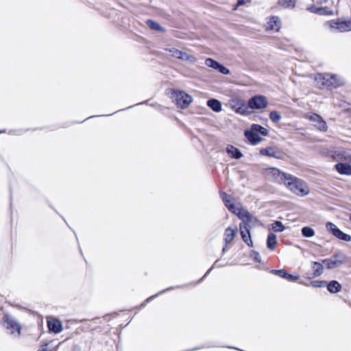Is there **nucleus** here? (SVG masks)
<instances>
[{
  "label": "nucleus",
  "instance_id": "38",
  "mask_svg": "<svg viewBox=\"0 0 351 351\" xmlns=\"http://www.w3.org/2000/svg\"><path fill=\"white\" fill-rule=\"evenodd\" d=\"M310 285L313 287H322L326 285L324 280H314L311 282Z\"/></svg>",
  "mask_w": 351,
  "mask_h": 351
},
{
  "label": "nucleus",
  "instance_id": "14",
  "mask_svg": "<svg viewBox=\"0 0 351 351\" xmlns=\"http://www.w3.org/2000/svg\"><path fill=\"white\" fill-rule=\"evenodd\" d=\"M47 325L49 330L54 333H60L62 330V326L60 321L56 319L48 320Z\"/></svg>",
  "mask_w": 351,
  "mask_h": 351
},
{
  "label": "nucleus",
  "instance_id": "20",
  "mask_svg": "<svg viewBox=\"0 0 351 351\" xmlns=\"http://www.w3.org/2000/svg\"><path fill=\"white\" fill-rule=\"evenodd\" d=\"M260 154L263 156H267L270 157H274L276 158H280L279 152H278L276 149L273 147H267L264 149H261L260 150Z\"/></svg>",
  "mask_w": 351,
  "mask_h": 351
},
{
  "label": "nucleus",
  "instance_id": "35",
  "mask_svg": "<svg viewBox=\"0 0 351 351\" xmlns=\"http://www.w3.org/2000/svg\"><path fill=\"white\" fill-rule=\"evenodd\" d=\"M181 60L189 61L190 62H195L197 61V59L195 56L189 55L186 52L183 53L182 57H181Z\"/></svg>",
  "mask_w": 351,
  "mask_h": 351
},
{
  "label": "nucleus",
  "instance_id": "36",
  "mask_svg": "<svg viewBox=\"0 0 351 351\" xmlns=\"http://www.w3.org/2000/svg\"><path fill=\"white\" fill-rule=\"evenodd\" d=\"M308 10H310L311 12L317 13L321 15L326 14V8H315L312 6L308 8Z\"/></svg>",
  "mask_w": 351,
  "mask_h": 351
},
{
  "label": "nucleus",
  "instance_id": "24",
  "mask_svg": "<svg viewBox=\"0 0 351 351\" xmlns=\"http://www.w3.org/2000/svg\"><path fill=\"white\" fill-rule=\"evenodd\" d=\"M327 288L328 291L335 293L341 291V286L337 281L332 280L328 284Z\"/></svg>",
  "mask_w": 351,
  "mask_h": 351
},
{
  "label": "nucleus",
  "instance_id": "47",
  "mask_svg": "<svg viewBox=\"0 0 351 351\" xmlns=\"http://www.w3.org/2000/svg\"><path fill=\"white\" fill-rule=\"evenodd\" d=\"M213 269V267H211L210 269H209L208 270V271L206 273V274L204 275V277H205V276H206V275H207V274H208L211 271V269Z\"/></svg>",
  "mask_w": 351,
  "mask_h": 351
},
{
  "label": "nucleus",
  "instance_id": "25",
  "mask_svg": "<svg viewBox=\"0 0 351 351\" xmlns=\"http://www.w3.org/2000/svg\"><path fill=\"white\" fill-rule=\"evenodd\" d=\"M207 105L215 112H220L221 110V104L219 101L211 99L207 101Z\"/></svg>",
  "mask_w": 351,
  "mask_h": 351
},
{
  "label": "nucleus",
  "instance_id": "42",
  "mask_svg": "<svg viewBox=\"0 0 351 351\" xmlns=\"http://www.w3.org/2000/svg\"><path fill=\"white\" fill-rule=\"evenodd\" d=\"M252 253L254 254V260L256 262L260 263L261 262V256H260V254L258 252H256L254 251H253Z\"/></svg>",
  "mask_w": 351,
  "mask_h": 351
},
{
  "label": "nucleus",
  "instance_id": "7",
  "mask_svg": "<svg viewBox=\"0 0 351 351\" xmlns=\"http://www.w3.org/2000/svg\"><path fill=\"white\" fill-rule=\"evenodd\" d=\"M326 25L332 30L339 31L340 32H344L351 30V22L350 21H341L332 20L328 21Z\"/></svg>",
  "mask_w": 351,
  "mask_h": 351
},
{
  "label": "nucleus",
  "instance_id": "19",
  "mask_svg": "<svg viewBox=\"0 0 351 351\" xmlns=\"http://www.w3.org/2000/svg\"><path fill=\"white\" fill-rule=\"evenodd\" d=\"M237 230L231 228L230 227L227 228L224 232V241L226 245H228L235 237Z\"/></svg>",
  "mask_w": 351,
  "mask_h": 351
},
{
  "label": "nucleus",
  "instance_id": "40",
  "mask_svg": "<svg viewBox=\"0 0 351 351\" xmlns=\"http://www.w3.org/2000/svg\"><path fill=\"white\" fill-rule=\"evenodd\" d=\"M220 197L222 199L223 203L228 202V200H233L231 195L226 194V193H221Z\"/></svg>",
  "mask_w": 351,
  "mask_h": 351
},
{
  "label": "nucleus",
  "instance_id": "33",
  "mask_svg": "<svg viewBox=\"0 0 351 351\" xmlns=\"http://www.w3.org/2000/svg\"><path fill=\"white\" fill-rule=\"evenodd\" d=\"M279 3L285 8H292L295 5V0H278Z\"/></svg>",
  "mask_w": 351,
  "mask_h": 351
},
{
  "label": "nucleus",
  "instance_id": "27",
  "mask_svg": "<svg viewBox=\"0 0 351 351\" xmlns=\"http://www.w3.org/2000/svg\"><path fill=\"white\" fill-rule=\"evenodd\" d=\"M276 240H277L276 236L273 233H270L268 235L267 239V247L271 250H274L276 247V243H277Z\"/></svg>",
  "mask_w": 351,
  "mask_h": 351
},
{
  "label": "nucleus",
  "instance_id": "26",
  "mask_svg": "<svg viewBox=\"0 0 351 351\" xmlns=\"http://www.w3.org/2000/svg\"><path fill=\"white\" fill-rule=\"evenodd\" d=\"M233 103H237V105H239V107H237L235 110V112L237 113H240L241 114H245L247 112V107L244 104L243 101L239 100V99H234L232 100Z\"/></svg>",
  "mask_w": 351,
  "mask_h": 351
},
{
  "label": "nucleus",
  "instance_id": "1",
  "mask_svg": "<svg viewBox=\"0 0 351 351\" xmlns=\"http://www.w3.org/2000/svg\"><path fill=\"white\" fill-rule=\"evenodd\" d=\"M283 182L290 191L296 195L304 196L308 193L304 183L300 179L290 174H287Z\"/></svg>",
  "mask_w": 351,
  "mask_h": 351
},
{
  "label": "nucleus",
  "instance_id": "23",
  "mask_svg": "<svg viewBox=\"0 0 351 351\" xmlns=\"http://www.w3.org/2000/svg\"><path fill=\"white\" fill-rule=\"evenodd\" d=\"M224 204L231 213L235 215H237L238 211L242 208L240 204H233L232 200H228V202H224Z\"/></svg>",
  "mask_w": 351,
  "mask_h": 351
},
{
  "label": "nucleus",
  "instance_id": "39",
  "mask_svg": "<svg viewBox=\"0 0 351 351\" xmlns=\"http://www.w3.org/2000/svg\"><path fill=\"white\" fill-rule=\"evenodd\" d=\"M217 71H219L220 73L223 74H228L230 73V71L228 69L223 66L222 64H219V66L217 69Z\"/></svg>",
  "mask_w": 351,
  "mask_h": 351
},
{
  "label": "nucleus",
  "instance_id": "2",
  "mask_svg": "<svg viewBox=\"0 0 351 351\" xmlns=\"http://www.w3.org/2000/svg\"><path fill=\"white\" fill-rule=\"evenodd\" d=\"M315 79L327 88L337 87L343 84V81L337 75L329 73L317 74Z\"/></svg>",
  "mask_w": 351,
  "mask_h": 351
},
{
  "label": "nucleus",
  "instance_id": "12",
  "mask_svg": "<svg viewBox=\"0 0 351 351\" xmlns=\"http://www.w3.org/2000/svg\"><path fill=\"white\" fill-rule=\"evenodd\" d=\"M239 230L243 241L250 247L253 245V242L251 239L250 229L244 225H239Z\"/></svg>",
  "mask_w": 351,
  "mask_h": 351
},
{
  "label": "nucleus",
  "instance_id": "3",
  "mask_svg": "<svg viewBox=\"0 0 351 351\" xmlns=\"http://www.w3.org/2000/svg\"><path fill=\"white\" fill-rule=\"evenodd\" d=\"M3 325L12 335L17 337L21 335V326L13 317L5 315L3 318Z\"/></svg>",
  "mask_w": 351,
  "mask_h": 351
},
{
  "label": "nucleus",
  "instance_id": "16",
  "mask_svg": "<svg viewBox=\"0 0 351 351\" xmlns=\"http://www.w3.org/2000/svg\"><path fill=\"white\" fill-rule=\"evenodd\" d=\"M335 169L341 175H351V166L348 164L339 162L335 165Z\"/></svg>",
  "mask_w": 351,
  "mask_h": 351
},
{
  "label": "nucleus",
  "instance_id": "13",
  "mask_svg": "<svg viewBox=\"0 0 351 351\" xmlns=\"http://www.w3.org/2000/svg\"><path fill=\"white\" fill-rule=\"evenodd\" d=\"M265 174L267 176H271L275 178L279 179L280 180H281L282 182L284 181L286 176H287V173L281 172L278 169L274 168V167L266 169Z\"/></svg>",
  "mask_w": 351,
  "mask_h": 351
},
{
  "label": "nucleus",
  "instance_id": "45",
  "mask_svg": "<svg viewBox=\"0 0 351 351\" xmlns=\"http://www.w3.org/2000/svg\"><path fill=\"white\" fill-rule=\"evenodd\" d=\"M230 104H231L232 108H234V110H236V108L239 106V105H237V103H233L232 100L231 101Z\"/></svg>",
  "mask_w": 351,
  "mask_h": 351
},
{
  "label": "nucleus",
  "instance_id": "15",
  "mask_svg": "<svg viewBox=\"0 0 351 351\" xmlns=\"http://www.w3.org/2000/svg\"><path fill=\"white\" fill-rule=\"evenodd\" d=\"M245 136L252 145H256L262 140V138L252 130L245 131Z\"/></svg>",
  "mask_w": 351,
  "mask_h": 351
},
{
  "label": "nucleus",
  "instance_id": "17",
  "mask_svg": "<svg viewBox=\"0 0 351 351\" xmlns=\"http://www.w3.org/2000/svg\"><path fill=\"white\" fill-rule=\"evenodd\" d=\"M311 267H312L313 271L311 274V276L308 277L309 278H313L318 277L323 274L324 267L320 263L315 262V261L313 262Z\"/></svg>",
  "mask_w": 351,
  "mask_h": 351
},
{
  "label": "nucleus",
  "instance_id": "22",
  "mask_svg": "<svg viewBox=\"0 0 351 351\" xmlns=\"http://www.w3.org/2000/svg\"><path fill=\"white\" fill-rule=\"evenodd\" d=\"M147 26L152 30L159 32H165V29L160 25L158 23L154 21L153 20L149 19L146 21Z\"/></svg>",
  "mask_w": 351,
  "mask_h": 351
},
{
  "label": "nucleus",
  "instance_id": "31",
  "mask_svg": "<svg viewBox=\"0 0 351 351\" xmlns=\"http://www.w3.org/2000/svg\"><path fill=\"white\" fill-rule=\"evenodd\" d=\"M205 64L208 67H211L217 70V67L219 65V63L211 58H207L205 60Z\"/></svg>",
  "mask_w": 351,
  "mask_h": 351
},
{
  "label": "nucleus",
  "instance_id": "37",
  "mask_svg": "<svg viewBox=\"0 0 351 351\" xmlns=\"http://www.w3.org/2000/svg\"><path fill=\"white\" fill-rule=\"evenodd\" d=\"M271 273H273L276 275H278L283 278H286V279H287V275H288V273L284 269H279V270L274 269L271 271Z\"/></svg>",
  "mask_w": 351,
  "mask_h": 351
},
{
  "label": "nucleus",
  "instance_id": "41",
  "mask_svg": "<svg viewBox=\"0 0 351 351\" xmlns=\"http://www.w3.org/2000/svg\"><path fill=\"white\" fill-rule=\"evenodd\" d=\"M287 279L291 282H295L300 279V276H293L288 274Z\"/></svg>",
  "mask_w": 351,
  "mask_h": 351
},
{
  "label": "nucleus",
  "instance_id": "21",
  "mask_svg": "<svg viewBox=\"0 0 351 351\" xmlns=\"http://www.w3.org/2000/svg\"><path fill=\"white\" fill-rule=\"evenodd\" d=\"M226 152L230 157L236 159H239L243 156L240 150L232 145H228Z\"/></svg>",
  "mask_w": 351,
  "mask_h": 351
},
{
  "label": "nucleus",
  "instance_id": "32",
  "mask_svg": "<svg viewBox=\"0 0 351 351\" xmlns=\"http://www.w3.org/2000/svg\"><path fill=\"white\" fill-rule=\"evenodd\" d=\"M271 228L275 232H282L285 229V227L282 222L277 221L272 223Z\"/></svg>",
  "mask_w": 351,
  "mask_h": 351
},
{
  "label": "nucleus",
  "instance_id": "29",
  "mask_svg": "<svg viewBox=\"0 0 351 351\" xmlns=\"http://www.w3.org/2000/svg\"><path fill=\"white\" fill-rule=\"evenodd\" d=\"M165 50L168 51L171 53V56H173L176 58H178V59H180V60H181V57H182V55L184 53V51L178 50L176 48H169V49H166Z\"/></svg>",
  "mask_w": 351,
  "mask_h": 351
},
{
  "label": "nucleus",
  "instance_id": "6",
  "mask_svg": "<svg viewBox=\"0 0 351 351\" xmlns=\"http://www.w3.org/2000/svg\"><path fill=\"white\" fill-rule=\"evenodd\" d=\"M326 228L328 232L332 234L333 236L338 238L339 239L345 241H351V237L343 232L341 230H340L336 225H335L332 222H328L326 224Z\"/></svg>",
  "mask_w": 351,
  "mask_h": 351
},
{
  "label": "nucleus",
  "instance_id": "44",
  "mask_svg": "<svg viewBox=\"0 0 351 351\" xmlns=\"http://www.w3.org/2000/svg\"><path fill=\"white\" fill-rule=\"evenodd\" d=\"M249 0H238L237 1V5H242L245 4L247 2H248Z\"/></svg>",
  "mask_w": 351,
  "mask_h": 351
},
{
  "label": "nucleus",
  "instance_id": "46",
  "mask_svg": "<svg viewBox=\"0 0 351 351\" xmlns=\"http://www.w3.org/2000/svg\"><path fill=\"white\" fill-rule=\"evenodd\" d=\"M346 161L351 162V154L348 153V156L346 158Z\"/></svg>",
  "mask_w": 351,
  "mask_h": 351
},
{
  "label": "nucleus",
  "instance_id": "8",
  "mask_svg": "<svg viewBox=\"0 0 351 351\" xmlns=\"http://www.w3.org/2000/svg\"><path fill=\"white\" fill-rule=\"evenodd\" d=\"M267 106V98L263 95L254 96L248 101V106L252 109H263Z\"/></svg>",
  "mask_w": 351,
  "mask_h": 351
},
{
  "label": "nucleus",
  "instance_id": "18",
  "mask_svg": "<svg viewBox=\"0 0 351 351\" xmlns=\"http://www.w3.org/2000/svg\"><path fill=\"white\" fill-rule=\"evenodd\" d=\"M267 28L278 32L280 28V21L278 16H272L267 23Z\"/></svg>",
  "mask_w": 351,
  "mask_h": 351
},
{
  "label": "nucleus",
  "instance_id": "48",
  "mask_svg": "<svg viewBox=\"0 0 351 351\" xmlns=\"http://www.w3.org/2000/svg\"><path fill=\"white\" fill-rule=\"evenodd\" d=\"M226 251V247H223V252H224Z\"/></svg>",
  "mask_w": 351,
  "mask_h": 351
},
{
  "label": "nucleus",
  "instance_id": "11",
  "mask_svg": "<svg viewBox=\"0 0 351 351\" xmlns=\"http://www.w3.org/2000/svg\"><path fill=\"white\" fill-rule=\"evenodd\" d=\"M306 118L311 121L315 123V126L320 131H326L327 125L322 118L317 114H309L306 115Z\"/></svg>",
  "mask_w": 351,
  "mask_h": 351
},
{
  "label": "nucleus",
  "instance_id": "30",
  "mask_svg": "<svg viewBox=\"0 0 351 351\" xmlns=\"http://www.w3.org/2000/svg\"><path fill=\"white\" fill-rule=\"evenodd\" d=\"M302 234L304 237H312L315 235V231L311 227L306 226L302 228Z\"/></svg>",
  "mask_w": 351,
  "mask_h": 351
},
{
  "label": "nucleus",
  "instance_id": "9",
  "mask_svg": "<svg viewBox=\"0 0 351 351\" xmlns=\"http://www.w3.org/2000/svg\"><path fill=\"white\" fill-rule=\"evenodd\" d=\"M236 215L242 220V223L239 225L246 226L249 229L251 227V224H252L254 221H256V219L247 210L243 208L238 211Z\"/></svg>",
  "mask_w": 351,
  "mask_h": 351
},
{
  "label": "nucleus",
  "instance_id": "4",
  "mask_svg": "<svg viewBox=\"0 0 351 351\" xmlns=\"http://www.w3.org/2000/svg\"><path fill=\"white\" fill-rule=\"evenodd\" d=\"M346 256L342 252H338L332 256V258L324 259L323 263L328 269H334L339 267L346 263Z\"/></svg>",
  "mask_w": 351,
  "mask_h": 351
},
{
  "label": "nucleus",
  "instance_id": "28",
  "mask_svg": "<svg viewBox=\"0 0 351 351\" xmlns=\"http://www.w3.org/2000/svg\"><path fill=\"white\" fill-rule=\"evenodd\" d=\"M251 130H253L254 132H255L256 133L259 132L261 134H263V136H267V129L263 128V127H262L260 125L253 124L251 126Z\"/></svg>",
  "mask_w": 351,
  "mask_h": 351
},
{
  "label": "nucleus",
  "instance_id": "5",
  "mask_svg": "<svg viewBox=\"0 0 351 351\" xmlns=\"http://www.w3.org/2000/svg\"><path fill=\"white\" fill-rule=\"evenodd\" d=\"M171 97L181 108H187L192 101V97L183 91H173Z\"/></svg>",
  "mask_w": 351,
  "mask_h": 351
},
{
  "label": "nucleus",
  "instance_id": "34",
  "mask_svg": "<svg viewBox=\"0 0 351 351\" xmlns=\"http://www.w3.org/2000/svg\"><path fill=\"white\" fill-rule=\"evenodd\" d=\"M269 118L274 123H278L281 119V115L277 111H272L270 112Z\"/></svg>",
  "mask_w": 351,
  "mask_h": 351
},
{
  "label": "nucleus",
  "instance_id": "43",
  "mask_svg": "<svg viewBox=\"0 0 351 351\" xmlns=\"http://www.w3.org/2000/svg\"><path fill=\"white\" fill-rule=\"evenodd\" d=\"M38 351H49V349H48V343H45L43 345H42Z\"/></svg>",
  "mask_w": 351,
  "mask_h": 351
},
{
  "label": "nucleus",
  "instance_id": "10",
  "mask_svg": "<svg viewBox=\"0 0 351 351\" xmlns=\"http://www.w3.org/2000/svg\"><path fill=\"white\" fill-rule=\"evenodd\" d=\"M326 154L336 161H346L348 152L343 148H338L328 150Z\"/></svg>",
  "mask_w": 351,
  "mask_h": 351
}]
</instances>
